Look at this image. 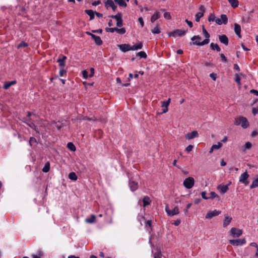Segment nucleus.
Wrapping results in <instances>:
<instances>
[{"instance_id":"ea45409f","label":"nucleus","mask_w":258,"mask_h":258,"mask_svg":"<svg viewBox=\"0 0 258 258\" xmlns=\"http://www.w3.org/2000/svg\"><path fill=\"white\" fill-rule=\"evenodd\" d=\"M152 32L153 34H159L160 33V30L158 25L152 30Z\"/></svg>"},{"instance_id":"774afa93","label":"nucleus","mask_w":258,"mask_h":258,"mask_svg":"<svg viewBox=\"0 0 258 258\" xmlns=\"http://www.w3.org/2000/svg\"><path fill=\"white\" fill-rule=\"evenodd\" d=\"M250 93L252 94H254L256 96H258V91L254 89H252L250 91Z\"/></svg>"},{"instance_id":"5fc2aeb1","label":"nucleus","mask_w":258,"mask_h":258,"mask_svg":"<svg viewBox=\"0 0 258 258\" xmlns=\"http://www.w3.org/2000/svg\"><path fill=\"white\" fill-rule=\"evenodd\" d=\"M123 25V21L122 19L121 18L120 20L116 21V25L118 27H121Z\"/></svg>"},{"instance_id":"3c124183","label":"nucleus","mask_w":258,"mask_h":258,"mask_svg":"<svg viewBox=\"0 0 258 258\" xmlns=\"http://www.w3.org/2000/svg\"><path fill=\"white\" fill-rule=\"evenodd\" d=\"M252 147V144L251 143L247 142L245 144L244 148L245 149H250Z\"/></svg>"},{"instance_id":"6e6d98bb","label":"nucleus","mask_w":258,"mask_h":258,"mask_svg":"<svg viewBox=\"0 0 258 258\" xmlns=\"http://www.w3.org/2000/svg\"><path fill=\"white\" fill-rule=\"evenodd\" d=\"M145 227L147 228L148 227H151L152 226V221L151 220H148L145 222Z\"/></svg>"},{"instance_id":"58836bf2","label":"nucleus","mask_w":258,"mask_h":258,"mask_svg":"<svg viewBox=\"0 0 258 258\" xmlns=\"http://www.w3.org/2000/svg\"><path fill=\"white\" fill-rule=\"evenodd\" d=\"M126 32L125 28H116V32L120 34H124Z\"/></svg>"},{"instance_id":"c03bdc74","label":"nucleus","mask_w":258,"mask_h":258,"mask_svg":"<svg viewBox=\"0 0 258 258\" xmlns=\"http://www.w3.org/2000/svg\"><path fill=\"white\" fill-rule=\"evenodd\" d=\"M67 74V71L63 69V68H62L60 69L59 72V74L60 77H63L64 75H66Z\"/></svg>"},{"instance_id":"c9c22d12","label":"nucleus","mask_w":258,"mask_h":258,"mask_svg":"<svg viewBox=\"0 0 258 258\" xmlns=\"http://www.w3.org/2000/svg\"><path fill=\"white\" fill-rule=\"evenodd\" d=\"M137 56H140V58H146L147 55L145 51H141L137 53Z\"/></svg>"},{"instance_id":"13d9d810","label":"nucleus","mask_w":258,"mask_h":258,"mask_svg":"<svg viewBox=\"0 0 258 258\" xmlns=\"http://www.w3.org/2000/svg\"><path fill=\"white\" fill-rule=\"evenodd\" d=\"M82 74H83V78L84 79H87L88 77V73L87 71H86V70L83 71Z\"/></svg>"},{"instance_id":"f257e3e1","label":"nucleus","mask_w":258,"mask_h":258,"mask_svg":"<svg viewBox=\"0 0 258 258\" xmlns=\"http://www.w3.org/2000/svg\"><path fill=\"white\" fill-rule=\"evenodd\" d=\"M202 31H203V33L204 36L205 37L206 39H204L202 42L195 41V42H192L193 45L202 46V45L207 44L209 43V42H210L209 38H210V34H209V33L206 30V29L205 28V27L204 25L203 26V27H202Z\"/></svg>"},{"instance_id":"49530a36","label":"nucleus","mask_w":258,"mask_h":258,"mask_svg":"<svg viewBox=\"0 0 258 258\" xmlns=\"http://www.w3.org/2000/svg\"><path fill=\"white\" fill-rule=\"evenodd\" d=\"M222 146V143L220 142H218L217 144H215L212 146L213 149H219Z\"/></svg>"},{"instance_id":"6e6552de","label":"nucleus","mask_w":258,"mask_h":258,"mask_svg":"<svg viewBox=\"0 0 258 258\" xmlns=\"http://www.w3.org/2000/svg\"><path fill=\"white\" fill-rule=\"evenodd\" d=\"M230 234L234 237H238L242 234V230L233 227L230 230Z\"/></svg>"},{"instance_id":"4be33fe9","label":"nucleus","mask_w":258,"mask_h":258,"mask_svg":"<svg viewBox=\"0 0 258 258\" xmlns=\"http://www.w3.org/2000/svg\"><path fill=\"white\" fill-rule=\"evenodd\" d=\"M143 207H145L151 203V200L148 196H145L143 199Z\"/></svg>"},{"instance_id":"c85d7f7f","label":"nucleus","mask_w":258,"mask_h":258,"mask_svg":"<svg viewBox=\"0 0 258 258\" xmlns=\"http://www.w3.org/2000/svg\"><path fill=\"white\" fill-rule=\"evenodd\" d=\"M258 187V177L256 178L250 185V188L252 189Z\"/></svg>"},{"instance_id":"f3484780","label":"nucleus","mask_w":258,"mask_h":258,"mask_svg":"<svg viewBox=\"0 0 258 258\" xmlns=\"http://www.w3.org/2000/svg\"><path fill=\"white\" fill-rule=\"evenodd\" d=\"M91 38L94 41L95 44L97 45L100 46L103 43V41H102L101 38L96 35H91Z\"/></svg>"},{"instance_id":"dca6fc26","label":"nucleus","mask_w":258,"mask_h":258,"mask_svg":"<svg viewBox=\"0 0 258 258\" xmlns=\"http://www.w3.org/2000/svg\"><path fill=\"white\" fill-rule=\"evenodd\" d=\"M24 120L23 121V122L24 123H25L28 126H29L31 128L36 130V125L34 123L33 121L32 120L31 118H24Z\"/></svg>"},{"instance_id":"20e7f679","label":"nucleus","mask_w":258,"mask_h":258,"mask_svg":"<svg viewBox=\"0 0 258 258\" xmlns=\"http://www.w3.org/2000/svg\"><path fill=\"white\" fill-rule=\"evenodd\" d=\"M229 243L234 246L242 245L246 243V239L245 238L237 239H230Z\"/></svg>"},{"instance_id":"4468645a","label":"nucleus","mask_w":258,"mask_h":258,"mask_svg":"<svg viewBox=\"0 0 258 258\" xmlns=\"http://www.w3.org/2000/svg\"><path fill=\"white\" fill-rule=\"evenodd\" d=\"M128 185L130 189L133 191L136 190L138 188V183L135 181L130 180Z\"/></svg>"},{"instance_id":"1a4fd4ad","label":"nucleus","mask_w":258,"mask_h":258,"mask_svg":"<svg viewBox=\"0 0 258 258\" xmlns=\"http://www.w3.org/2000/svg\"><path fill=\"white\" fill-rule=\"evenodd\" d=\"M248 177V174L247 171H245L240 176L239 181V182L244 184L245 185H247L249 183L248 181L247 180Z\"/></svg>"},{"instance_id":"338daca9","label":"nucleus","mask_w":258,"mask_h":258,"mask_svg":"<svg viewBox=\"0 0 258 258\" xmlns=\"http://www.w3.org/2000/svg\"><path fill=\"white\" fill-rule=\"evenodd\" d=\"M180 222H181L180 220L177 219L174 222L173 224L175 226H178L180 224Z\"/></svg>"},{"instance_id":"f03ea898","label":"nucleus","mask_w":258,"mask_h":258,"mask_svg":"<svg viewBox=\"0 0 258 258\" xmlns=\"http://www.w3.org/2000/svg\"><path fill=\"white\" fill-rule=\"evenodd\" d=\"M234 124L236 125H241L243 128H246L249 126V122L247 118L243 116H240L238 120H235Z\"/></svg>"},{"instance_id":"9b49d317","label":"nucleus","mask_w":258,"mask_h":258,"mask_svg":"<svg viewBox=\"0 0 258 258\" xmlns=\"http://www.w3.org/2000/svg\"><path fill=\"white\" fill-rule=\"evenodd\" d=\"M221 213V211L214 210V211L208 212L205 217L206 219H211L215 216L219 215Z\"/></svg>"},{"instance_id":"8fccbe9b","label":"nucleus","mask_w":258,"mask_h":258,"mask_svg":"<svg viewBox=\"0 0 258 258\" xmlns=\"http://www.w3.org/2000/svg\"><path fill=\"white\" fill-rule=\"evenodd\" d=\"M11 86L10 82H6L4 85L3 88L4 89H8Z\"/></svg>"},{"instance_id":"de8ad7c7","label":"nucleus","mask_w":258,"mask_h":258,"mask_svg":"<svg viewBox=\"0 0 258 258\" xmlns=\"http://www.w3.org/2000/svg\"><path fill=\"white\" fill-rule=\"evenodd\" d=\"M36 143V139L34 137H31L29 139V144L31 146H33L34 143Z\"/></svg>"},{"instance_id":"7ed1b4c3","label":"nucleus","mask_w":258,"mask_h":258,"mask_svg":"<svg viewBox=\"0 0 258 258\" xmlns=\"http://www.w3.org/2000/svg\"><path fill=\"white\" fill-rule=\"evenodd\" d=\"M195 184V179L193 177H189L184 179L183 184L185 187L190 189Z\"/></svg>"},{"instance_id":"f8f14e48","label":"nucleus","mask_w":258,"mask_h":258,"mask_svg":"<svg viewBox=\"0 0 258 258\" xmlns=\"http://www.w3.org/2000/svg\"><path fill=\"white\" fill-rule=\"evenodd\" d=\"M119 49L122 52H125L126 51L132 50V46L128 44H122L118 46Z\"/></svg>"},{"instance_id":"f704fd0d","label":"nucleus","mask_w":258,"mask_h":258,"mask_svg":"<svg viewBox=\"0 0 258 258\" xmlns=\"http://www.w3.org/2000/svg\"><path fill=\"white\" fill-rule=\"evenodd\" d=\"M111 18L114 19L116 20V21L120 20L122 18V16L120 13H118L116 15H111L109 16Z\"/></svg>"},{"instance_id":"2f4dec72","label":"nucleus","mask_w":258,"mask_h":258,"mask_svg":"<svg viewBox=\"0 0 258 258\" xmlns=\"http://www.w3.org/2000/svg\"><path fill=\"white\" fill-rule=\"evenodd\" d=\"M69 178L71 180L75 181L77 179V176L75 172H72L69 173Z\"/></svg>"},{"instance_id":"7c9ffc66","label":"nucleus","mask_w":258,"mask_h":258,"mask_svg":"<svg viewBox=\"0 0 258 258\" xmlns=\"http://www.w3.org/2000/svg\"><path fill=\"white\" fill-rule=\"evenodd\" d=\"M67 147L71 151H76V149L75 146L72 142H69L68 143Z\"/></svg>"},{"instance_id":"a18cd8bd","label":"nucleus","mask_w":258,"mask_h":258,"mask_svg":"<svg viewBox=\"0 0 258 258\" xmlns=\"http://www.w3.org/2000/svg\"><path fill=\"white\" fill-rule=\"evenodd\" d=\"M164 17L167 20H170L171 19L170 13L168 12H166L164 14Z\"/></svg>"},{"instance_id":"e2e57ef3","label":"nucleus","mask_w":258,"mask_h":258,"mask_svg":"<svg viewBox=\"0 0 258 258\" xmlns=\"http://www.w3.org/2000/svg\"><path fill=\"white\" fill-rule=\"evenodd\" d=\"M191 203H189L187 205L186 209L184 210V213L185 214H186L188 212V210L191 207Z\"/></svg>"},{"instance_id":"0e129e2a","label":"nucleus","mask_w":258,"mask_h":258,"mask_svg":"<svg viewBox=\"0 0 258 258\" xmlns=\"http://www.w3.org/2000/svg\"><path fill=\"white\" fill-rule=\"evenodd\" d=\"M161 254L160 252H157L154 253V258H161Z\"/></svg>"},{"instance_id":"aec40b11","label":"nucleus","mask_w":258,"mask_h":258,"mask_svg":"<svg viewBox=\"0 0 258 258\" xmlns=\"http://www.w3.org/2000/svg\"><path fill=\"white\" fill-rule=\"evenodd\" d=\"M234 32L239 37H241V27L237 23L234 24Z\"/></svg>"},{"instance_id":"4c0bfd02","label":"nucleus","mask_w":258,"mask_h":258,"mask_svg":"<svg viewBox=\"0 0 258 258\" xmlns=\"http://www.w3.org/2000/svg\"><path fill=\"white\" fill-rule=\"evenodd\" d=\"M57 62L59 63L58 66L60 68H64L66 66V62L61 60L60 59H57Z\"/></svg>"},{"instance_id":"cd10ccee","label":"nucleus","mask_w":258,"mask_h":258,"mask_svg":"<svg viewBox=\"0 0 258 258\" xmlns=\"http://www.w3.org/2000/svg\"><path fill=\"white\" fill-rule=\"evenodd\" d=\"M50 170V163L49 162L45 163L43 168H42V171L45 173L48 172Z\"/></svg>"},{"instance_id":"2eb2a0df","label":"nucleus","mask_w":258,"mask_h":258,"mask_svg":"<svg viewBox=\"0 0 258 258\" xmlns=\"http://www.w3.org/2000/svg\"><path fill=\"white\" fill-rule=\"evenodd\" d=\"M219 39L221 43L227 45L229 43V39L227 36L225 35H219Z\"/></svg>"},{"instance_id":"864d4df0","label":"nucleus","mask_w":258,"mask_h":258,"mask_svg":"<svg viewBox=\"0 0 258 258\" xmlns=\"http://www.w3.org/2000/svg\"><path fill=\"white\" fill-rule=\"evenodd\" d=\"M220 58H221V59L222 60V61L224 62H227V58L226 57V56L224 55V54L223 53H221L220 54Z\"/></svg>"},{"instance_id":"412c9836","label":"nucleus","mask_w":258,"mask_h":258,"mask_svg":"<svg viewBox=\"0 0 258 258\" xmlns=\"http://www.w3.org/2000/svg\"><path fill=\"white\" fill-rule=\"evenodd\" d=\"M161 15L160 13L158 11H156L151 18V22L154 23L156 20L159 19Z\"/></svg>"},{"instance_id":"6ab92c4d","label":"nucleus","mask_w":258,"mask_h":258,"mask_svg":"<svg viewBox=\"0 0 258 258\" xmlns=\"http://www.w3.org/2000/svg\"><path fill=\"white\" fill-rule=\"evenodd\" d=\"M228 185H219L218 186L217 188L220 190L222 194H225L228 190Z\"/></svg>"},{"instance_id":"052dcab7","label":"nucleus","mask_w":258,"mask_h":258,"mask_svg":"<svg viewBox=\"0 0 258 258\" xmlns=\"http://www.w3.org/2000/svg\"><path fill=\"white\" fill-rule=\"evenodd\" d=\"M210 77L214 80L215 81L217 78V74L214 73L210 74Z\"/></svg>"},{"instance_id":"a19ab883","label":"nucleus","mask_w":258,"mask_h":258,"mask_svg":"<svg viewBox=\"0 0 258 258\" xmlns=\"http://www.w3.org/2000/svg\"><path fill=\"white\" fill-rule=\"evenodd\" d=\"M43 253L41 251H39L38 254H33L32 255V258H41V256L43 255Z\"/></svg>"},{"instance_id":"393cba45","label":"nucleus","mask_w":258,"mask_h":258,"mask_svg":"<svg viewBox=\"0 0 258 258\" xmlns=\"http://www.w3.org/2000/svg\"><path fill=\"white\" fill-rule=\"evenodd\" d=\"M96 216L94 215H91L90 218H86L85 222L88 223H93L95 222Z\"/></svg>"},{"instance_id":"603ef678","label":"nucleus","mask_w":258,"mask_h":258,"mask_svg":"<svg viewBox=\"0 0 258 258\" xmlns=\"http://www.w3.org/2000/svg\"><path fill=\"white\" fill-rule=\"evenodd\" d=\"M235 81L238 84L240 85V78L237 74H235Z\"/></svg>"},{"instance_id":"680f3d73","label":"nucleus","mask_w":258,"mask_h":258,"mask_svg":"<svg viewBox=\"0 0 258 258\" xmlns=\"http://www.w3.org/2000/svg\"><path fill=\"white\" fill-rule=\"evenodd\" d=\"M138 21L141 25V27H143L144 26V22L143 18L142 17H140L138 19Z\"/></svg>"},{"instance_id":"423d86ee","label":"nucleus","mask_w":258,"mask_h":258,"mask_svg":"<svg viewBox=\"0 0 258 258\" xmlns=\"http://www.w3.org/2000/svg\"><path fill=\"white\" fill-rule=\"evenodd\" d=\"M186 33V31L182 30L181 29H176L172 32H171L169 33V36H172L173 37H176V36H181L185 35Z\"/></svg>"},{"instance_id":"bb28decb","label":"nucleus","mask_w":258,"mask_h":258,"mask_svg":"<svg viewBox=\"0 0 258 258\" xmlns=\"http://www.w3.org/2000/svg\"><path fill=\"white\" fill-rule=\"evenodd\" d=\"M228 2L230 4L231 6L234 8H237L238 7L239 5V3L238 0H228Z\"/></svg>"},{"instance_id":"37998d69","label":"nucleus","mask_w":258,"mask_h":258,"mask_svg":"<svg viewBox=\"0 0 258 258\" xmlns=\"http://www.w3.org/2000/svg\"><path fill=\"white\" fill-rule=\"evenodd\" d=\"M216 19V16L214 14H211L208 18V21L209 22H214Z\"/></svg>"},{"instance_id":"4d7b16f0","label":"nucleus","mask_w":258,"mask_h":258,"mask_svg":"<svg viewBox=\"0 0 258 258\" xmlns=\"http://www.w3.org/2000/svg\"><path fill=\"white\" fill-rule=\"evenodd\" d=\"M206 195H207V192L205 191H202L201 192V196H202V198H203L205 200L209 199V197H207L206 196Z\"/></svg>"},{"instance_id":"09e8293b","label":"nucleus","mask_w":258,"mask_h":258,"mask_svg":"<svg viewBox=\"0 0 258 258\" xmlns=\"http://www.w3.org/2000/svg\"><path fill=\"white\" fill-rule=\"evenodd\" d=\"M210 194V197H209V199H214L216 197L219 198V196L214 191H211Z\"/></svg>"},{"instance_id":"a878e982","label":"nucleus","mask_w":258,"mask_h":258,"mask_svg":"<svg viewBox=\"0 0 258 258\" xmlns=\"http://www.w3.org/2000/svg\"><path fill=\"white\" fill-rule=\"evenodd\" d=\"M210 48L212 50H216L218 52L221 51V48L217 43H211L210 44Z\"/></svg>"},{"instance_id":"79ce46f5","label":"nucleus","mask_w":258,"mask_h":258,"mask_svg":"<svg viewBox=\"0 0 258 258\" xmlns=\"http://www.w3.org/2000/svg\"><path fill=\"white\" fill-rule=\"evenodd\" d=\"M201 39H202V38L199 35H195L193 37H192L191 38V40L192 41H193L194 42H195L194 41L195 40L201 42L200 40Z\"/></svg>"},{"instance_id":"473e14b6","label":"nucleus","mask_w":258,"mask_h":258,"mask_svg":"<svg viewBox=\"0 0 258 258\" xmlns=\"http://www.w3.org/2000/svg\"><path fill=\"white\" fill-rule=\"evenodd\" d=\"M117 3L119 6L123 7H126L127 6L126 3L123 0H114Z\"/></svg>"},{"instance_id":"5701e85b","label":"nucleus","mask_w":258,"mask_h":258,"mask_svg":"<svg viewBox=\"0 0 258 258\" xmlns=\"http://www.w3.org/2000/svg\"><path fill=\"white\" fill-rule=\"evenodd\" d=\"M85 13L90 16V20H92L94 18L95 12L92 10H86Z\"/></svg>"},{"instance_id":"e433bc0d","label":"nucleus","mask_w":258,"mask_h":258,"mask_svg":"<svg viewBox=\"0 0 258 258\" xmlns=\"http://www.w3.org/2000/svg\"><path fill=\"white\" fill-rule=\"evenodd\" d=\"M28 46V44L24 41H22L17 46V48H20L22 47H27Z\"/></svg>"},{"instance_id":"bf43d9fd","label":"nucleus","mask_w":258,"mask_h":258,"mask_svg":"<svg viewBox=\"0 0 258 258\" xmlns=\"http://www.w3.org/2000/svg\"><path fill=\"white\" fill-rule=\"evenodd\" d=\"M194 148V146L191 145H188L185 149V150L188 152H189L190 151H192V149Z\"/></svg>"},{"instance_id":"c756f323","label":"nucleus","mask_w":258,"mask_h":258,"mask_svg":"<svg viewBox=\"0 0 258 258\" xmlns=\"http://www.w3.org/2000/svg\"><path fill=\"white\" fill-rule=\"evenodd\" d=\"M114 4V3L112 0H107L105 2V6L106 8V9H108L109 8L112 7Z\"/></svg>"},{"instance_id":"b1692460","label":"nucleus","mask_w":258,"mask_h":258,"mask_svg":"<svg viewBox=\"0 0 258 258\" xmlns=\"http://www.w3.org/2000/svg\"><path fill=\"white\" fill-rule=\"evenodd\" d=\"M143 47V43L142 42H140L139 43L134 45L132 46V50L141 49Z\"/></svg>"},{"instance_id":"72a5a7b5","label":"nucleus","mask_w":258,"mask_h":258,"mask_svg":"<svg viewBox=\"0 0 258 258\" xmlns=\"http://www.w3.org/2000/svg\"><path fill=\"white\" fill-rule=\"evenodd\" d=\"M222 20V24H226L228 22V18L227 16L225 14H222L221 15V19Z\"/></svg>"},{"instance_id":"0eeeda50","label":"nucleus","mask_w":258,"mask_h":258,"mask_svg":"<svg viewBox=\"0 0 258 258\" xmlns=\"http://www.w3.org/2000/svg\"><path fill=\"white\" fill-rule=\"evenodd\" d=\"M170 101V98H169L166 101H161V107L163 108L162 112L161 113H158V114H160L166 113L168 111V106Z\"/></svg>"},{"instance_id":"ddd939ff","label":"nucleus","mask_w":258,"mask_h":258,"mask_svg":"<svg viewBox=\"0 0 258 258\" xmlns=\"http://www.w3.org/2000/svg\"><path fill=\"white\" fill-rule=\"evenodd\" d=\"M186 139L191 140L199 137V133L197 131H193L191 133H187L185 136Z\"/></svg>"},{"instance_id":"39448f33","label":"nucleus","mask_w":258,"mask_h":258,"mask_svg":"<svg viewBox=\"0 0 258 258\" xmlns=\"http://www.w3.org/2000/svg\"><path fill=\"white\" fill-rule=\"evenodd\" d=\"M165 210L167 213L168 216L170 217L173 216L175 215H177L179 212V209L177 206L175 207L172 210H170L168 208V206H166Z\"/></svg>"},{"instance_id":"a211bd4d","label":"nucleus","mask_w":258,"mask_h":258,"mask_svg":"<svg viewBox=\"0 0 258 258\" xmlns=\"http://www.w3.org/2000/svg\"><path fill=\"white\" fill-rule=\"evenodd\" d=\"M232 218L229 217L227 214L225 215V219L223 222V227H226L231 222Z\"/></svg>"},{"instance_id":"69168bd1","label":"nucleus","mask_w":258,"mask_h":258,"mask_svg":"<svg viewBox=\"0 0 258 258\" xmlns=\"http://www.w3.org/2000/svg\"><path fill=\"white\" fill-rule=\"evenodd\" d=\"M258 113V107L252 108V113L254 115Z\"/></svg>"},{"instance_id":"9d476101","label":"nucleus","mask_w":258,"mask_h":258,"mask_svg":"<svg viewBox=\"0 0 258 258\" xmlns=\"http://www.w3.org/2000/svg\"><path fill=\"white\" fill-rule=\"evenodd\" d=\"M199 10H200V12H198L196 14V21L198 22H199L200 20V19L203 17L204 12L205 11V7H204V6L201 5L199 8Z\"/></svg>"}]
</instances>
